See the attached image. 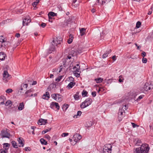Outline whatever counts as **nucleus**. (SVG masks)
<instances>
[{
    "label": "nucleus",
    "mask_w": 153,
    "mask_h": 153,
    "mask_svg": "<svg viewBox=\"0 0 153 153\" xmlns=\"http://www.w3.org/2000/svg\"><path fill=\"white\" fill-rule=\"evenodd\" d=\"M149 149L150 147L148 144H143L140 147L136 149L134 153H148Z\"/></svg>",
    "instance_id": "f257e3e1"
},
{
    "label": "nucleus",
    "mask_w": 153,
    "mask_h": 153,
    "mask_svg": "<svg viewBox=\"0 0 153 153\" xmlns=\"http://www.w3.org/2000/svg\"><path fill=\"white\" fill-rule=\"evenodd\" d=\"M67 62H68V61L67 60V59H62L61 61V65L60 67L53 69V71L54 72L53 74H55L56 73H58L62 71V69L64 68L63 67H65L66 66L68 65Z\"/></svg>",
    "instance_id": "f03ea898"
},
{
    "label": "nucleus",
    "mask_w": 153,
    "mask_h": 153,
    "mask_svg": "<svg viewBox=\"0 0 153 153\" xmlns=\"http://www.w3.org/2000/svg\"><path fill=\"white\" fill-rule=\"evenodd\" d=\"M92 102V100L90 98H88L82 102L80 105V107L84 108L91 105Z\"/></svg>",
    "instance_id": "7ed1b4c3"
},
{
    "label": "nucleus",
    "mask_w": 153,
    "mask_h": 153,
    "mask_svg": "<svg viewBox=\"0 0 153 153\" xmlns=\"http://www.w3.org/2000/svg\"><path fill=\"white\" fill-rule=\"evenodd\" d=\"M153 88V86L151 84H149L148 83H146L144 85L143 87L140 89L141 92H144L145 91H147Z\"/></svg>",
    "instance_id": "20e7f679"
},
{
    "label": "nucleus",
    "mask_w": 153,
    "mask_h": 153,
    "mask_svg": "<svg viewBox=\"0 0 153 153\" xmlns=\"http://www.w3.org/2000/svg\"><path fill=\"white\" fill-rule=\"evenodd\" d=\"M52 98L58 102H60L62 100V96L58 94H53L51 95Z\"/></svg>",
    "instance_id": "39448f33"
},
{
    "label": "nucleus",
    "mask_w": 153,
    "mask_h": 153,
    "mask_svg": "<svg viewBox=\"0 0 153 153\" xmlns=\"http://www.w3.org/2000/svg\"><path fill=\"white\" fill-rule=\"evenodd\" d=\"M1 134L2 138L6 137L9 138L10 137V133L9 132V130L7 128L2 130Z\"/></svg>",
    "instance_id": "423d86ee"
},
{
    "label": "nucleus",
    "mask_w": 153,
    "mask_h": 153,
    "mask_svg": "<svg viewBox=\"0 0 153 153\" xmlns=\"http://www.w3.org/2000/svg\"><path fill=\"white\" fill-rule=\"evenodd\" d=\"M112 146L111 144H108L105 145L103 148V153H111Z\"/></svg>",
    "instance_id": "0eeeda50"
},
{
    "label": "nucleus",
    "mask_w": 153,
    "mask_h": 153,
    "mask_svg": "<svg viewBox=\"0 0 153 153\" xmlns=\"http://www.w3.org/2000/svg\"><path fill=\"white\" fill-rule=\"evenodd\" d=\"M68 79L72 81V82H70L67 86L68 88L69 89H71L72 88L75 84V83L74 81V79L73 77H68Z\"/></svg>",
    "instance_id": "6e6552de"
},
{
    "label": "nucleus",
    "mask_w": 153,
    "mask_h": 153,
    "mask_svg": "<svg viewBox=\"0 0 153 153\" xmlns=\"http://www.w3.org/2000/svg\"><path fill=\"white\" fill-rule=\"evenodd\" d=\"M82 138V136L76 133L73 137L72 139L76 143L79 142Z\"/></svg>",
    "instance_id": "1a4fd4ad"
},
{
    "label": "nucleus",
    "mask_w": 153,
    "mask_h": 153,
    "mask_svg": "<svg viewBox=\"0 0 153 153\" xmlns=\"http://www.w3.org/2000/svg\"><path fill=\"white\" fill-rule=\"evenodd\" d=\"M30 17L28 16L24 18L22 22L23 26L28 25V24L31 22Z\"/></svg>",
    "instance_id": "9d476101"
},
{
    "label": "nucleus",
    "mask_w": 153,
    "mask_h": 153,
    "mask_svg": "<svg viewBox=\"0 0 153 153\" xmlns=\"http://www.w3.org/2000/svg\"><path fill=\"white\" fill-rule=\"evenodd\" d=\"M52 42L53 43L51 45L49 48V50L51 51V53L52 51H55L56 49L55 46L57 45V43H55V40H53Z\"/></svg>",
    "instance_id": "9b49d317"
},
{
    "label": "nucleus",
    "mask_w": 153,
    "mask_h": 153,
    "mask_svg": "<svg viewBox=\"0 0 153 153\" xmlns=\"http://www.w3.org/2000/svg\"><path fill=\"white\" fill-rule=\"evenodd\" d=\"M80 67H79L78 68H76V69L74 70L73 73L74 75L75 76H79L81 72H79Z\"/></svg>",
    "instance_id": "f8f14e48"
},
{
    "label": "nucleus",
    "mask_w": 153,
    "mask_h": 153,
    "mask_svg": "<svg viewBox=\"0 0 153 153\" xmlns=\"http://www.w3.org/2000/svg\"><path fill=\"white\" fill-rule=\"evenodd\" d=\"M47 120L43 119H40L38 122V124L39 125H45L47 123Z\"/></svg>",
    "instance_id": "ddd939ff"
},
{
    "label": "nucleus",
    "mask_w": 153,
    "mask_h": 153,
    "mask_svg": "<svg viewBox=\"0 0 153 153\" xmlns=\"http://www.w3.org/2000/svg\"><path fill=\"white\" fill-rule=\"evenodd\" d=\"M6 54L3 52H0V60L4 61L5 60L6 58H7Z\"/></svg>",
    "instance_id": "4468645a"
},
{
    "label": "nucleus",
    "mask_w": 153,
    "mask_h": 153,
    "mask_svg": "<svg viewBox=\"0 0 153 153\" xmlns=\"http://www.w3.org/2000/svg\"><path fill=\"white\" fill-rule=\"evenodd\" d=\"M112 51V50L110 49L108 51H106L104 53L102 56V58L103 59L105 58L108 56V55Z\"/></svg>",
    "instance_id": "2eb2a0df"
},
{
    "label": "nucleus",
    "mask_w": 153,
    "mask_h": 153,
    "mask_svg": "<svg viewBox=\"0 0 153 153\" xmlns=\"http://www.w3.org/2000/svg\"><path fill=\"white\" fill-rule=\"evenodd\" d=\"M74 18L75 17L74 16H71L69 18V19L65 20H66V21L67 22L68 24H69L74 22L73 20L74 19Z\"/></svg>",
    "instance_id": "dca6fc26"
},
{
    "label": "nucleus",
    "mask_w": 153,
    "mask_h": 153,
    "mask_svg": "<svg viewBox=\"0 0 153 153\" xmlns=\"http://www.w3.org/2000/svg\"><path fill=\"white\" fill-rule=\"evenodd\" d=\"M18 142L19 144H20L22 145H21L22 147H23L24 146V141L23 140V138H22L21 137L19 138L18 139ZM19 146V147L21 146Z\"/></svg>",
    "instance_id": "f3484780"
},
{
    "label": "nucleus",
    "mask_w": 153,
    "mask_h": 153,
    "mask_svg": "<svg viewBox=\"0 0 153 153\" xmlns=\"http://www.w3.org/2000/svg\"><path fill=\"white\" fill-rule=\"evenodd\" d=\"M60 26L62 28L68 26V24L66 20H65L64 22H61L60 23Z\"/></svg>",
    "instance_id": "a211bd4d"
},
{
    "label": "nucleus",
    "mask_w": 153,
    "mask_h": 153,
    "mask_svg": "<svg viewBox=\"0 0 153 153\" xmlns=\"http://www.w3.org/2000/svg\"><path fill=\"white\" fill-rule=\"evenodd\" d=\"M50 98V94L48 92H46L45 94H44L42 98L44 99L48 100Z\"/></svg>",
    "instance_id": "6ab92c4d"
},
{
    "label": "nucleus",
    "mask_w": 153,
    "mask_h": 153,
    "mask_svg": "<svg viewBox=\"0 0 153 153\" xmlns=\"http://www.w3.org/2000/svg\"><path fill=\"white\" fill-rule=\"evenodd\" d=\"M80 33L81 36H82L84 35L86 32V29L84 28H82L80 29Z\"/></svg>",
    "instance_id": "aec40b11"
},
{
    "label": "nucleus",
    "mask_w": 153,
    "mask_h": 153,
    "mask_svg": "<svg viewBox=\"0 0 153 153\" xmlns=\"http://www.w3.org/2000/svg\"><path fill=\"white\" fill-rule=\"evenodd\" d=\"M93 124V123L92 121H90L87 122L85 125V127L87 128L90 127Z\"/></svg>",
    "instance_id": "412c9836"
},
{
    "label": "nucleus",
    "mask_w": 153,
    "mask_h": 153,
    "mask_svg": "<svg viewBox=\"0 0 153 153\" xmlns=\"http://www.w3.org/2000/svg\"><path fill=\"white\" fill-rule=\"evenodd\" d=\"M82 113V112L81 111H79L77 112L76 114L75 115L73 116V117L74 118H79L81 115Z\"/></svg>",
    "instance_id": "4be33fe9"
},
{
    "label": "nucleus",
    "mask_w": 153,
    "mask_h": 153,
    "mask_svg": "<svg viewBox=\"0 0 153 153\" xmlns=\"http://www.w3.org/2000/svg\"><path fill=\"white\" fill-rule=\"evenodd\" d=\"M24 105L23 102L19 104V106L18 107V109L19 110L21 111L24 109Z\"/></svg>",
    "instance_id": "5701e85b"
},
{
    "label": "nucleus",
    "mask_w": 153,
    "mask_h": 153,
    "mask_svg": "<svg viewBox=\"0 0 153 153\" xmlns=\"http://www.w3.org/2000/svg\"><path fill=\"white\" fill-rule=\"evenodd\" d=\"M3 76H10V75L8 74L7 70V69L4 70L3 73Z\"/></svg>",
    "instance_id": "b1692460"
},
{
    "label": "nucleus",
    "mask_w": 153,
    "mask_h": 153,
    "mask_svg": "<svg viewBox=\"0 0 153 153\" xmlns=\"http://www.w3.org/2000/svg\"><path fill=\"white\" fill-rule=\"evenodd\" d=\"M10 145V144L8 143H4L3 144V148L4 149V150H7V151Z\"/></svg>",
    "instance_id": "393cba45"
},
{
    "label": "nucleus",
    "mask_w": 153,
    "mask_h": 153,
    "mask_svg": "<svg viewBox=\"0 0 153 153\" xmlns=\"http://www.w3.org/2000/svg\"><path fill=\"white\" fill-rule=\"evenodd\" d=\"M79 92H77L74 95V99L76 100H78L79 99Z\"/></svg>",
    "instance_id": "a878e982"
},
{
    "label": "nucleus",
    "mask_w": 153,
    "mask_h": 153,
    "mask_svg": "<svg viewBox=\"0 0 153 153\" xmlns=\"http://www.w3.org/2000/svg\"><path fill=\"white\" fill-rule=\"evenodd\" d=\"M103 79L100 77L97 78L95 79V80L97 83H100L102 81Z\"/></svg>",
    "instance_id": "bb28decb"
},
{
    "label": "nucleus",
    "mask_w": 153,
    "mask_h": 153,
    "mask_svg": "<svg viewBox=\"0 0 153 153\" xmlns=\"http://www.w3.org/2000/svg\"><path fill=\"white\" fill-rule=\"evenodd\" d=\"M0 42L2 43H3L5 42V43L7 42H7L5 40V39L3 36H0Z\"/></svg>",
    "instance_id": "cd10ccee"
},
{
    "label": "nucleus",
    "mask_w": 153,
    "mask_h": 153,
    "mask_svg": "<svg viewBox=\"0 0 153 153\" xmlns=\"http://www.w3.org/2000/svg\"><path fill=\"white\" fill-rule=\"evenodd\" d=\"M40 141L42 145H46L47 144V142L43 138H41L40 140Z\"/></svg>",
    "instance_id": "c85d7f7f"
},
{
    "label": "nucleus",
    "mask_w": 153,
    "mask_h": 153,
    "mask_svg": "<svg viewBox=\"0 0 153 153\" xmlns=\"http://www.w3.org/2000/svg\"><path fill=\"white\" fill-rule=\"evenodd\" d=\"M51 104L55 106H56V108H57L58 110H59V109L60 107L58 103L56 102H51Z\"/></svg>",
    "instance_id": "c756f323"
},
{
    "label": "nucleus",
    "mask_w": 153,
    "mask_h": 153,
    "mask_svg": "<svg viewBox=\"0 0 153 153\" xmlns=\"http://www.w3.org/2000/svg\"><path fill=\"white\" fill-rule=\"evenodd\" d=\"M39 0H36V1L34 2L32 4V5L34 7V9L35 10L36 9H35V7H36L37 5L39 3Z\"/></svg>",
    "instance_id": "7c9ffc66"
},
{
    "label": "nucleus",
    "mask_w": 153,
    "mask_h": 153,
    "mask_svg": "<svg viewBox=\"0 0 153 153\" xmlns=\"http://www.w3.org/2000/svg\"><path fill=\"white\" fill-rule=\"evenodd\" d=\"M70 37H71V38H69L68 41V43L69 44H70L73 41V39L74 38L73 35L71 34L70 35Z\"/></svg>",
    "instance_id": "2f4dec72"
},
{
    "label": "nucleus",
    "mask_w": 153,
    "mask_h": 153,
    "mask_svg": "<svg viewBox=\"0 0 153 153\" xmlns=\"http://www.w3.org/2000/svg\"><path fill=\"white\" fill-rule=\"evenodd\" d=\"M23 90V88L21 86H20L19 88V91L18 94H23L24 92L22 91Z\"/></svg>",
    "instance_id": "473e14b6"
},
{
    "label": "nucleus",
    "mask_w": 153,
    "mask_h": 153,
    "mask_svg": "<svg viewBox=\"0 0 153 153\" xmlns=\"http://www.w3.org/2000/svg\"><path fill=\"white\" fill-rule=\"evenodd\" d=\"M124 111H123V108H121L120 107L119 108V112H118L119 117L120 116H122Z\"/></svg>",
    "instance_id": "72a5a7b5"
},
{
    "label": "nucleus",
    "mask_w": 153,
    "mask_h": 153,
    "mask_svg": "<svg viewBox=\"0 0 153 153\" xmlns=\"http://www.w3.org/2000/svg\"><path fill=\"white\" fill-rule=\"evenodd\" d=\"M69 55L72 56H74L76 55V53L74 50H71L69 53Z\"/></svg>",
    "instance_id": "f704fd0d"
},
{
    "label": "nucleus",
    "mask_w": 153,
    "mask_h": 153,
    "mask_svg": "<svg viewBox=\"0 0 153 153\" xmlns=\"http://www.w3.org/2000/svg\"><path fill=\"white\" fill-rule=\"evenodd\" d=\"M12 146L15 148H18V146L17 145V143L15 141H13L11 142Z\"/></svg>",
    "instance_id": "c9c22d12"
},
{
    "label": "nucleus",
    "mask_w": 153,
    "mask_h": 153,
    "mask_svg": "<svg viewBox=\"0 0 153 153\" xmlns=\"http://www.w3.org/2000/svg\"><path fill=\"white\" fill-rule=\"evenodd\" d=\"M57 15V13H55L54 12L52 11L49 12L48 14V15H50L52 17L56 16Z\"/></svg>",
    "instance_id": "e433bc0d"
},
{
    "label": "nucleus",
    "mask_w": 153,
    "mask_h": 153,
    "mask_svg": "<svg viewBox=\"0 0 153 153\" xmlns=\"http://www.w3.org/2000/svg\"><path fill=\"white\" fill-rule=\"evenodd\" d=\"M69 105L68 104H64L62 106V109L63 111H65L68 109Z\"/></svg>",
    "instance_id": "4c0bfd02"
},
{
    "label": "nucleus",
    "mask_w": 153,
    "mask_h": 153,
    "mask_svg": "<svg viewBox=\"0 0 153 153\" xmlns=\"http://www.w3.org/2000/svg\"><path fill=\"white\" fill-rule=\"evenodd\" d=\"M141 25V23L140 22V21H138L136 24V28H140Z\"/></svg>",
    "instance_id": "58836bf2"
},
{
    "label": "nucleus",
    "mask_w": 153,
    "mask_h": 153,
    "mask_svg": "<svg viewBox=\"0 0 153 153\" xmlns=\"http://www.w3.org/2000/svg\"><path fill=\"white\" fill-rule=\"evenodd\" d=\"M106 34L105 31H102V33H100V38L102 39H103L104 36H105Z\"/></svg>",
    "instance_id": "ea45409f"
},
{
    "label": "nucleus",
    "mask_w": 153,
    "mask_h": 153,
    "mask_svg": "<svg viewBox=\"0 0 153 153\" xmlns=\"http://www.w3.org/2000/svg\"><path fill=\"white\" fill-rule=\"evenodd\" d=\"M9 77H3L2 79L3 81L4 82H7L8 80L10 79V78H9Z\"/></svg>",
    "instance_id": "a19ab883"
},
{
    "label": "nucleus",
    "mask_w": 153,
    "mask_h": 153,
    "mask_svg": "<svg viewBox=\"0 0 153 153\" xmlns=\"http://www.w3.org/2000/svg\"><path fill=\"white\" fill-rule=\"evenodd\" d=\"M136 145L139 146L142 143L141 141L140 140H138L136 142H135Z\"/></svg>",
    "instance_id": "79ce46f5"
},
{
    "label": "nucleus",
    "mask_w": 153,
    "mask_h": 153,
    "mask_svg": "<svg viewBox=\"0 0 153 153\" xmlns=\"http://www.w3.org/2000/svg\"><path fill=\"white\" fill-rule=\"evenodd\" d=\"M82 96L83 97H85L86 96V95H87L88 94L87 92L85 90H83L82 92Z\"/></svg>",
    "instance_id": "37998d69"
},
{
    "label": "nucleus",
    "mask_w": 153,
    "mask_h": 153,
    "mask_svg": "<svg viewBox=\"0 0 153 153\" xmlns=\"http://www.w3.org/2000/svg\"><path fill=\"white\" fill-rule=\"evenodd\" d=\"M51 128H48V129H46L45 130L43 131L42 132V134H44L47 133V132L49 131H50Z\"/></svg>",
    "instance_id": "c03bdc74"
},
{
    "label": "nucleus",
    "mask_w": 153,
    "mask_h": 153,
    "mask_svg": "<svg viewBox=\"0 0 153 153\" xmlns=\"http://www.w3.org/2000/svg\"><path fill=\"white\" fill-rule=\"evenodd\" d=\"M22 87L25 88V89H27V87H28V84H22L21 85Z\"/></svg>",
    "instance_id": "a18cd8bd"
},
{
    "label": "nucleus",
    "mask_w": 153,
    "mask_h": 153,
    "mask_svg": "<svg viewBox=\"0 0 153 153\" xmlns=\"http://www.w3.org/2000/svg\"><path fill=\"white\" fill-rule=\"evenodd\" d=\"M32 91V90L31 89L27 91L25 93V94L27 95L26 96V97H28L29 95L28 94L30 93Z\"/></svg>",
    "instance_id": "49530a36"
},
{
    "label": "nucleus",
    "mask_w": 153,
    "mask_h": 153,
    "mask_svg": "<svg viewBox=\"0 0 153 153\" xmlns=\"http://www.w3.org/2000/svg\"><path fill=\"white\" fill-rule=\"evenodd\" d=\"M11 103V101L10 100H8L5 103V105L6 106H8Z\"/></svg>",
    "instance_id": "de8ad7c7"
},
{
    "label": "nucleus",
    "mask_w": 153,
    "mask_h": 153,
    "mask_svg": "<svg viewBox=\"0 0 153 153\" xmlns=\"http://www.w3.org/2000/svg\"><path fill=\"white\" fill-rule=\"evenodd\" d=\"M142 62L143 63H146L147 62V59L146 58H143L142 59Z\"/></svg>",
    "instance_id": "09e8293b"
},
{
    "label": "nucleus",
    "mask_w": 153,
    "mask_h": 153,
    "mask_svg": "<svg viewBox=\"0 0 153 153\" xmlns=\"http://www.w3.org/2000/svg\"><path fill=\"white\" fill-rule=\"evenodd\" d=\"M13 91V90L11 89L8 88L7 89L6 91V92L7 93H10Z\"/></svg>",
    "instance_id": "8fccbe9b"
},
{
    "label": "nucleus",
    "mask_w": 153,
    "mask_h": 153,
    "mask_svg": "<svg viewBox=\"0 0 153 153\" xmlns=\"http://www.w3.org/2000/svg\"><path fill=\"white\" fill-rule=\"evenodd\" d=\"M7 22V20H3L0 23V26L4 25Z\"/></svg>",
    "instance_id": "3c124183"
},
{
    "label": "nucleus",
    "mask_w": 153,
    "mask_h": 153,
    "mask_svg": "<svg viewBox=\"0 0 153 153\" xmlns=\"http://www.w3.org/2000/svg\"><path fill=\"white\" fill-rule=\"evenodd\" d=\"M72 56L71 55H69V54H68V55L67 56V57L65 58V59H67V60L68 61V59H70L71 58Z\"/></svg>",
    "instance_id": "603ef678"
},
{
    "label": "nucleus",
    "mask_w": 153,
    "mask_h": 153,
    "mask_svg": "<svg viewBox=\"0 0 153 153\" xmlns=\"http://www.w3.org/2000/svg\"><path fill=\"white\" fill-rule=\"evenodd\" d=\"M144 95H141L137 99V101H139L140 100L142 99Z\"/></svg>",
    "instance_id": "864d4df0"
},
{
    "label": "nucleus",
    "mask_w": 153,
    "mask_h": 153,
    "mask_svg": "<svg viewBox=\"0 0 153 153\" xmlns=\"http://www.w3.org/2000/svg\"><path fill=\"white\" fill-rule=\"evenodd\" d=\"M131 124L133 128H134L136 127H138L139 126L133 123H131Z\"/></svg>",
    "instance_id": "5fc2aeb1"
},
{
    "label": "nucleus",
    "mask_w": 153,
    "mask_h": 153,
    "mask_svg": "<svg viewBox=\"0 0 153 153\" xmlns=\"http://www.w3.org/2000/svg\"><path fill=\"white\" fill-rule=\"evenodd\" d=\"M39 25L42 28H44L46 26V24L45 23L42 22L40 25Z\"/></svg>",
    "instance_id": "6e6d98bb"
},
{
    "label": "nucleus",
    "mask_w": 153,
    "mask_h": 153,
    "mask_svg": "<svg viewBox=\"0 0 153 153\" xmlns=\"http://www.w3.org/2000/svg\"><path fill=\"white\" fill-rule=\"evenodd\" d=\"M69 134L68 133H63L62 135V137H65L67 136Z\"/></svg>",
    "instance_id": "4d7b16f0"
},
{
    "label": "nucleus",
    "mask_w": 153,
    "mask_h": 153,
    "mask_svg": "<svg viewBox=\"0 0 153 153\" xmlns=\"http://www.w3.org/2000/svg\"><path fill=\"white\" fill-rule=\"evenodd\" d=\"M62 77H57L55 79V81L57 82H59L61 80V79H62Z\"/></svg>",
    "instance_id": "13d9d810"
},
{
    "label": "nucleus",
    "mask_w": 153,
    "mask_h": 153,
    "mask_svg": "<svg viewBox=\"0 0 153 153\" xmlns=\"http://www.w3.org/2000/svg\"><path fill=\"white\" fill-rule=\"evenodd\" d=\"M1 153H7V150H3L2 149H1L0 150Z\"/></svg>",
    "instance_id": "bf43d9fd"
},
{
    "label": "nucleus",
    "mask_w": 153,
    "mask_h": 153,
    "mask_svg": "<svg viewBox=\"0 0 153 153\" xmlns=\"http://www.w3.org/2000/svg\"><path fill=\"white\" fill-rule=\"evenodd\" d=\"M45 137L48 140H50L51 139L50 136L49 135L47 134L45 135Z\"/></svg>",
    "instance_id": "052dcab7"
},
{
    "label": "nucleus",
    "mask_w": 153,
    "mask_h": 153,
    "mask_svg": "<svg viewBox=\"0 0 153 153\" xmlns=\"http://www.w3.org/2000/svg\"><path fill=\"white\" fill-rule=\"evenodd\" d=\"M91 95L93 97H95L96 95V91H93L91 93Z\"/></svg>",
    "instance_id": "680f3d73"
},
{
    "label": "nucleus",
    "mask_w": 153,
    "mask_h": 153,
    "mask_svg": "<svg viewBox=\"0 0 153 153\" xmlns=\"http://www.w3.org/2000/svg\"><path fill=\"white\" fill-rule=\"evenodd\" d=\"M49 86L50 88H51V87H52V88H56V85L52 83Z\"/></svg>",
    "instance_id": "e2e57ef3"
},
{
    "label": "nucleus",
    "mask_w": 153,
    "mask_h": 153,
    "mask_svg": "<svg viewBox=\"0 0 153 153\" xmlns=\"http://www.w3.org/2000/svg\"><path fill=\"white\" fill-rule=\"evenodd\" d=\"M124 79H123V77H121L119 79V82H120L121 83L123 82L124 80Z\"/></svg>",
    "instance_id": "0e129e2a"
},
{
    "label": "nucleus",
    "mask_w": 153,
    "mask_h": 153,
    "mask_svg": "<svg viewBox=\"0 0 153 153\" xmlns=\"http://www.w3.org/2000/svg\"><path fill=\"white\" fill-rule=\"evenodd\" d=\"M142 56L143 57V58H144L145 56H146V53L144 51H143L142 53Z\"/></svg>",
    "instance_id": "69168bd1"
},
{
    "label": "nucleus",
    "mask_w": 153,
    "mask_h": 153,
    "mask_svg": "<svg viewBox=\"0 0 153 153\" xmlns=\"http://www.w3.org/2000/svg\"><path fill=\"white\" fill-rule=\"evenodd\" d=\"M25 150L26 151H30V148L29 147H26L25 148Z\"/></svg>",
    "instance_id": "338daca9"
},
{
    "label": "nucleus",
    "mask_w": 153,
    "mask_h": 153,
    "mask_svg": "<svg viewBox=\"0 0 153 153\" xmlns=\"http://www.w3.org/2000/svg\"><path fill=\"white\" fill-rule=\"evenodd\" d=\"M124 106H124H123L121 108H123V111H125V110H126L127 105H125Z\"/></svg>",
    "instance_id": "774afa93"
}]
</instances>
